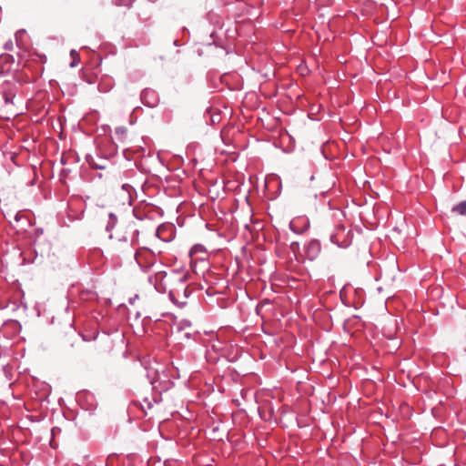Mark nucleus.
I'll return each mask as SVG.
<instances>
[{"instance_id":"obj_1","label":"nucleus","mask_w":466,"mask_h":466,"mask_svg":"<svg viewBox=\"0 0 466 466\" xmlns=\"http://www.w3.org/2000/svg\"><path fill=\"white\" fill-rule=\"evenodd\" d=\"M147 377L152 388L159 392L167 391L174 385L175 370L159 362H153L147 368Z\"/></svg>"},{"instance_id":"obj_2","label":"nucleus","mask_w":466,"mask_h":466,"mask_svg":"<svg viewBox=\"0 0 466 466\" xmlns=\"http://www.w3.org/2000/svg\"><path fill=\"white\" fill-rule=\"evenodd\" d=\"M177 281L172 283L168 289L170 300L179 308L184 307L187 304V299L190 295L187 284V272L183 270H177Z\"/></svg>"},{"instance_id":"obj_3","label":"nucleus","mask_w":466,"mask_h":466,"mask_svg":"<svg viewBox=\"0 0 466 466\" xmlns=\"http://www.w3.org/2000/svg\"><path fill=\"white\" fill-rule=\"evenodd\" d=\"M122 258L134 260L144 271L148 270L157 261V256L152 250L147 248L136 249V248L130 245H127L125 254L122 256L118 255V260H122Z\"/></svg>"},{"instance_id":"obj_4","label":"nucleus","mask_w":466,"mask_h":466,"mask_svg":"<svg viewBox=\"0 0 466 466\" xmlns=\"http://www.w3.org/2000/svg\"><path fill=\"white\" fill-rule=\"evenodd\" d=\"M190 268L198 276H204L209 268V255L207 248L201 244H195L188 252Z\"/></svg>"},{"instance_id":"obj_5","label":"nucleus","mask_w":466,"mask_h":466,"mask_svg":"<svg viewBox=\"0 0 466 466\" xmlns=\"http://www.w3.org/2000/svg\"><path fill=\"white\" fill-rule=\"evenodd\" d=\"M119 296L121 302L118 303V315L127 310V315L133 313L137 318L139 317L140 297L137 291L129 290L127 288L122 287ZM127 318H128V316H127Z\"/></svg>"},{"instance_id":"obj_6","label":"nucleus","mask_w":466,"mask_h":466,"mask_svg":"<svg viewBox=\"0 0 466 466\" xmlns=\"http://www.w3.org/2000/svg\"><path fill=\"white\" fill-rule=\"evenodd\" d=\"M120 229L123 231V236L118 238V255L122 256L127 249V245L135 248L138 238V229L137 228L135 221L128 222L122 221Z\"/></svg>"},{"instance_id":"obj_7","label":"nucleus","mask_w":466,"mask_h":466,"mask_svg":"<svg viewBox=\"0 0 466 466\" xmlns=\"http://www.w3.org/2000/svg\"><path fill=\"white\" fill-rule=\"evenodd\" d=\"M177 270L157 271L154 275L149 276L148 281L154 285L157 291L165 293L168 291L172 283L177 281Z\"/></svg>"},{"instance_id":"obj_8","label":"nucleus","mask_w":466,"mask_h":466,"mask_svg":"<svg viewBox=\"0 0 466 466\" xmlns=\"http://www.w3.org/2000/svg\"><path fill=\"white\" fill-rule=\"evenodd\" d=\"M352 231L346 229L345 225L341 222L335 225L329 236L330 241L340 248L349 247L352 242Z\"/></svg>"},{"instance_id":"obj_9","label":"nucleus","mask_w":466,"mask_h":466,"mask_svg":"<svg viewBox=\"0 0 466 466\" xmlns=\"http://www.w3.org/2000/svg\"><path fill=\"white\" fill-rule=\"evenodd\" d=\"M136 191L129 184H123L118 190V205L130 208L135 199Z\"/></svg>"},{"instance_id":"obj_10","label":"nucleus","mask_w":466,"mask_h":466,"mask_svg":"<svg viewBox=\"0 0 466 466\" xmlns=\"http://www.w3.org/2000/svg\"><path fill=\"white\" fill-rule=\"evenodd\" d=\"M140 97L141 102L148 107H155L159 103V96L157 91L152 88H145L141 92Z\"/></svg>"},{"instance_id":"obj_11","label":"nucleus","mask_w":466,"mask_h":466,"mask_svg":"<svg viewBox=\"0 0 466 466\" xmlns=\"http://www.w3.org/2000/svg\"><path fill=\"white\" fill-rule=\"evenodd\" d=\"M320 251L321 244L317 239H311L304 246L305 256L309 260L316 259L320 254Z\"/></svg>"},{"instance_id":"obj_12","label":"nucleus","mask_w":466,"mask_h":466,"mask_svg":"<svg viewBox=\"0 0 466 466\" xmlns=\"http://www.w3.org/2000/svg\"><path fill=\"white\" fill-rule=\"evenodd\" d=\"M156 234L161 240L168 242L175 236L174 227L170 224H162L157 228Z\"/></svg>"},{"instance_id":"obj_13","label":"nucleus","mask_w":466,"mask_h":466,"mask_svg":"<svg viewBox=\"0 0 466 466\" xmlns=\"http://www.w3.org/2000/svg\"><path fill=\"white\" fill-rule=\"evenodd\" d=\"M309 227V222L304 218H297L290 221V228L295 233H303Z\"/></svg>"},{"instance_id":"obj_14","label":"nucleus","mask_w":466,"mask_h":466,"mask_svg":"<svg viewBox=\"0 0 466 466\" xmlns=\"http://www.w3.org/2000/svg\"><path fill=\"white\" fill-rule=\"evenodd\" d=\"M451 211L455 215L466 217V199L454 205Z\"/></svg>"},{"instance_id":"obj_15","label":"nucleus","mask_w":466,"mask_h":466,"mask_svg":"<svg viewBox=\"0 0 466 466\" xmlns=\"http://www.w3.org/2000/svg\"><path fill=\"white\" fill-rule=\"evenodd\" d=\"M71 56L73 57V62L71 63V66H76V64L79 62L80 60V56H79V54L76 51V50H72L71 53H70Z\"/></svg>"},{"instance_id":"obj_16","label":"nucleus","mask_w":466,"mask_h":466,"mask_svg":"<svg viewBox=\"0 0 466 466\" xmlns=\"http://www.w3.org/2000/svg\"><path fill=\"white\" fill-rule=\"evenodd\" d=\"M135 0H118V5H124L126 7H130Z\"/></svg>"},{"instance_id":"obj_17","label":"nucleus","mask_w":466,"mask_h":466,"mask_svg":"<svg viewBox=\"0 0 466 466\" xmlns=\"http://www.w3.org/2000/svg\"><path fill=\"white\" fill-rule=\"evenodd\" d=\"M115 460L116 458L114 455H109L106 460V466H114Z\"/></svg>"},{"instance_id":"obj_18","label":"nucleus","mask_w":466,"mask_h":466,"mask_svg":"<svg viewBox=\"0 0 466 466\" xmlns=\"http://www.w3.org/2000/svg\"><path fill=\"white\" fill-rule=\"evenodd\" d=\"M144 401H145L147 409L152 408V403L150 401H148L147 399H145Z\"/></svg>"},{"instance_id":"obj_19","label":"nucleus","mask_w":466,"mask_h":466,"mask_svg":"<svg viewBox=\"0 0 466 466\" xmlns=\"http://www.w3.org/2000/svg\"><path fill=\"white\" fill-rule=\"evenodd\" d=\"M123 154H124V157H126L127 160H130L131 159L130 157L127 155V150H124Z\"/></svg>"}]
</instances>
